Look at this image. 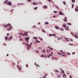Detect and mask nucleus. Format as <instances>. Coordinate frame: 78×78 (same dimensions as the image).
Returning <instances> with one entry per match:
<instances>
[{
    "label": "nucleus",
    "mask_w": 78,
    "mask_h": 78,
    "mask_svg": "<svg viewBox=\"0 0 78 78\" xmlns=\"http://www.w3.org/2000/svg\"><path fill=\"white\" fill-rule=\"evenodd\" d=\"M63 25L64 28H66V27H67L66 26V23H63Z\"/></svg>",
    "instance_id": "nucleus-9"
},
{
    "label": "nucleus",
    "mask_w": 78,
    "mask_h": 78,
    "mask_svg": "<svg viewBox=\"0 0 78 78\" xmlns=\"http://www.w3.org/2000/svg\"><path fill=\"white\" fill-rule=\"evenodd\" d=\"M22 35L23 36H25V34H22Z\"/></svg>",
    "instance_id": "nucleus-45"
},
{
    "label": "nucleus",
    "mask_w": 78,
    "mask_h": 78,
    "mask_svg": "<svg viewBox=\"0 0 78 78\" xmlns=\"http://www.w3.org/2000/svg\"><path fill=\"white\" fill-rule=\"evenodd\" d=\"M3 45H5V46H6V44H4Z\"/></svg>",
    "instance_id": "nucleus-57"
},
{
    "label": "nucleus",
    "mask_w": 78,
    "mask_h": 78,
    "mask_svg": "<svg viewBox=\"0 0 78 78\" xmlns=\"http://www.w3.org/2000/svg\"><path fill=\"white\" fill-rule=\"evenodd\" d=\"M37 9V7H35V8L34 9V10H36V9Z\"/></svg>",
    "instance_id": "nucleus-28"
},
{
    "label": "nucleus",
    "mask_w": 78,
    "mask_h": 78,
    "mask_svg": "<svg viewBox=\"0 0 78 78\" xmlns=\"http://www.w3.org/2000/svg\"><path fill=\"white\" fill-rule=\"evenodd\" d=\"M72 2H73V3H75V0H71Z\"/></svg>",
    "instance_id": "nucleus-23"
},
{
    "label": "nucleus",
    "mask_w": 78,
    "mask_h": 78,
    "mask_svg": "<svg viewBox=\"0 0 78 78\" xmlns=\"http://www.w3.org/2000/svg\"><path fill=\"white\" fill-rule=\"evenodd\" d=\"M74 36H75L76 38V39H78V36H77L76 35H75Z\"/></svg>",
    "instance_id": "nucleus-16"
},
{
    "label": "nucleus",
    "mask_w": 78,
    "mask_h": 78,
    "mask_svg": "<svg viewBox=\"0 0 78 78\" xmlns=\"http://www.w3.org/2000/svg\"><path fill=\"white\" fill-rule=\"evenodd\" d=\"M67 25H71V23H67Z\"/></svg>",
    "instance_id": "nucleus-25"
},
{
    "label": "nucleus",
    "mask_w": 78,
    "mask_h": 78,
    "mask_svg": "<svg viewBox=\"0 0 78 78\" xmlns=\"http://www.w3.org/2000/svg\"><path fill=\"white\" fill-rule=\"evenodd\" d=\"M52 36H56V34H53V35H52Z\"/></svg>",
    "instance_id": "nucleus-42"
},
{
    "label": "nucleus",
    "mask_w": 78,
    "mask_h": 78,
    "mask_svg": "<svg viewBox=\"0 0 78 78\" xmlns=\"http://www.w3.org/2000/svg\"><path fill=\"white\" fill-rule=\"evenodd\" d=\"M54 13H56V12H57L55 11L54 12Z\"/></svg>",
    "instance_id": "nucleus-40"
},
{
    "label": "nucleus",
    "mask_w": 78,
    "mask_h": 78,
    "mask_svg": "<svg viewBox=\"0 0 78 78\" xmlns=\"http://www.w3.org/2000/svg\"><path fill=\"white\" fill-rule=\"evenodd\" d=\"M60 30H62V31H64V29H60Z\"/></svg>",
    "instance_id": "nucleus-44"
},
{
    "label": "nucleus",
    "mask_w": 78,
    "mask_h": 78,
    "mask_svg": "<svg viewBox=\"0 0 78 78\" xmlns=\"http://www.w3.org/2000/svg\"><path fill=\"white\" fill-rule=\"evenodd\" d=\"M69 77L70 78H72V76L71 75L69 76Z\"/></svg>",
    "instance_id": "nucleus-48"
},
{
    "label": "nucleus",
    "mask_w": 78,
    "mask_h": 78,
    "mask_svg": "<svg viewBox=\"0 0 78 78\" xmlns=\"http://www.w3.org/2000/svg\"><path fill=\"white\" fill-rule=\"evenodd\" d=\"M41 57H47L46 55L44 56V55H42L41 56Z\"/></svg>",
    "instance_id": "nucleus-11"
},
{
    "label": "nucleus",
    "mask_w": 78,
    "mask_h": 78,
    "mask_svg": "<svg viewBox=\"0 0 78 78\" xmlns=\"http://www.w3.org/2000/svg\"><path fill=\"white\" fill-rule=\"evenodd\" d=\"M47 1H48V2H50V1H51V0H47Z\"/></svg>",
    "instance_id": "nucleus-58"
},
{
    "label": "nucleus",
    "mask_w": 78,
    "mask_h": 78,
    "mask_svg": "<svg viewBox=\"0 0 78 78\" xmlns=\"http://www.w3.org/2000/svg\"><path fill=\"white\" fill-rule=\"evenodd\" d=\"M71 41H73V40L72 39H71Z\"/></svg>",
    "instance_id": "nucleus-63"
},
{
    "label": "nucleus",
    "mask_w": 78,
    "mask_h": 78,
    "mask_svg": "<svg viewBox=\"0 0 78 78\" xmlns=\"http://www.w3.org/2000/svg\"><path fill=\"white\" fill-rule=\"evenodd\" d=\"M55 28H56V29L57 30H58V29H59V28L57 26H55Z\"/></svg>",
    "instance_id": "nucleus-17"
},
{
    "label": "nucleus",
    "mask_w": 78,
    "mask_h": 78,
    "mask_svg": "<svg viewBox=\"0 0 78 78\" xmlns=\"http://www.w3.org/2000/svg\"><path fill=\"white\" fill-rule=\"evenodd\" d=\"M9 34H7V36H9Z\"/></svg>",
    "instance_id": "nucleus-49"
},
{
    "label": "nucleus",
    "mask_w": 78,
    "mask_h": 78,
    "mask_svg": "<svg viewBox=\"0 0 78 78\" xmlns=\"http://www.w3.org/2000/svg\"><path fill=\"white\" fill-rule=\"evenodd\" d=\"M47 52L48 53V52H49V51H48V49H47Z\"/></svg>",
    "instance_id": "nucleus-56"
},
{
    "label": "nucleus",
    "mask_w": 78,
    "mask_h": 78,
    "mask_svg": "<svg viewBox=\"0 0 78 78\" xmlns=\"http://www.w3.org/2000/svg\"><path fill=\"white\" fill-rule=\"evenodd\" d=\"M43 7L44 8H45V9H47V5H44L43 6Z\"/></svg>",
    "instance_id": "nucleus-10"
},
{
    "label": "nucleus",
    "mask_w": 78,
    "mask_h": 78,
    "mask_svg": "<svg viewBox=\"0 0 78 78\" xmlns=\"http://www.w3.org/2000/svg\"><path fill=\"white\" fill-rule=\"evenodd\" d=\"M20 41H23V39H20Z\"/></svg>",
    "instance_id": "nucleus-51"
},
{
    "label": "nucleus",
    "mask_w": 78,
    "mask_h": 78,
    "mask_svg": "<svg viewBox=\"0 0 78 78\" xmlns=\"http://www.w3.org/2000/svg\"><path fill=\"white\" fill-rule=\"evenodd\" d=\"M62 51H63L62 50H60V52H62Z\"/></svg>",
    "instance_id": "nucleus-55"
},
{
    "label": "nucleus",
    "mask_w": 78,
    "mask_h": 78,
    "mask_svg": "<svg viewBox=\"0 0 78 78\" xmlns=\"http://www.w3.org/2000/svg\"><path fill=\"white\" fill-rule=\"evenodd\" d=\"M61 77V76L60 75H58V78H60Z\"/></svg>",
    "instance_id": "nucleus-30"
},
{
    "label": "nucleus",
    "mask_w": 78,
    "mask_h": 78,
    "mask_svg": "<svg viewBox=\"0 0 78 78\" xmlns=\"http://www.w3.org/2000/svg\"><path fill=\"white\" fill-rule=\"evenodd\" d=\"M48 48H49V49H50L51 50H53V49L52 48H50V47H48Z\"/></svg>",
    "instance_id": "nucleus-14"
},
{
    "label": "nucleus",
    "mask_w": 78,
    "mask_h": 78,
    "mask_svg": "<svg viewBox=\"0 0 78 78\" xmlns=\"http://www.w3.org/2000/svg\"><path fill=\"white\" fill-rule=\"evenodd\" d=\"M31 46V45H30V44H28V46H27V49H28V50H29V49H30V47Z\"/></svg>",
    "instance_id": "nucleus-3"
},
{
    "label": "nucleus",
    "mask_w": 78,
    "mask_h": 78,
    "mask_svg": "<svg viewBox=\"0 0 78 78\" xmlns=\"http://www.w3.org/2000/svg\"><path fill=\"white\" fill-rule=\"evenodd\" d=\"M9 26H11V25L10 24H8L7 25H4V27H9Z\"/></svg>",
    "instance_id": "nucleus-1"
},
{
    "label": "nucleus",
    "mask_w": 78,
    "mask_h": 78,
    "mask_svg": "<svg viewBox=\"0 0 78 78\" xmlns=\"http://www.w3.org/2000/svg\"><path fill=\"white\" fill-rule=\"evenodd\" d=\"M75 11H76V12H78V9L76 8L75 9Z\"/></svg>",
    "instance_id": "nucleus-19"
},
{
    "label": "nucleus",
    "mask_w": 78,
    "mask_h": 78,
    "mask_svg": "<svg viewBox=\"0 0 78 78\" xmlns=\"http://www.w3.org/2000/svg\"><path fill=\"white\" fill-rule=\"evenodd\" d=\"M12 11H13V10H12L11 11V12H12Z\"/></svg>",
    "instance_id": "nucleus-61"
},
{
    "label": "nucleus",
    "mask_w": 78,
    "mask_h": 78,
    "mask_svg": "<svg viewBox=\"0 0 78 78\" xmlns=\"http://www.w3.org/2000/svg\"><path fill=\"white\" fill-rule=\"evenodd\" d=\"M26 45H27L28 46V43H26Z\"/></svg>",
    "instance_id": "nucleus-35"
},
{
    "label": "nucleus",
    "mask_w": 78,
    "mask_h": 78,
    "mask_svg": "<svg viewBox=\"0 0 78 78\" xmlns=\"http://www.w3.org/2000/svg\"><path fill=\"white\" fill-rule=\"evenodd\" d=\"M55 72H59L58 71V70H56L55 71Z\"/></svg>",
    "instance_id": "nucleus-26"
},
{
    "label": "nucleus",
    "mask_w": 78,
    "mask_h": 78,
    "mask_svg": "<svg viewBox=\"0 0 78 78\" xmlns=\"http://www.w3.org/2000/svg\"><path fill=\"white\" fill-rule=\"evenodd\" d=\"M5 40L6 41H7V40H8V37H7L6 36H5Z\"/></svg>",
    "instance_id": "nucleus-12"
},
{
    "label": "nucleus",
    "mask_w": 78,
    "mask_h": 78,
    "mask_svg": "<svg viewBox=\"0 0 78 78\" xmlns=\"http://www.w3.org/2000/svg\"><path fill=\"white\" fill-rule=\"evenodd\" d=\"M72 8H73V7L74 6V4L73 5V4H72Z\"/></svg>",
    "instance_id": "nucleus-22"
},
{
    "label": "nucleus",
    "mask_w": 78,
    "mask_h": 78,
    "mask_svg": "<svg viewBox=\"0 0 78 78\" xmlns=\"http://www.w3.org/2000/svg\"><path fill=\"white\" fill-rule=\"evenodd\" d=\"M65 39H66V41H69V40H68L69 38H65Z\"/></svg>",
    "instance_id": "nucleus-15"
},
{
    "label": "nucleus",
    "mask_w": 78,
    "mask_h": 78,
    "mask_svg": "<svg viewBox=\"0 0 78 78\" xmlns=\"http://www.w3.org/2000/svg\"><path fill=\"white\" fill-rule=\"evenodd\" d=\"M12 65H13V66H15V63H12Z\"/></svg>",
    "instance_id": "nucleus-39"
},
{
    "label": "nucleus",
    "mask_w": 78,
    "mask_h": 78,
    "mask_svg": "<svg viewBox=\"0 0 78 78\" xmlns=\"http://www.w3.org/2000/svg\"><path fill=\"white\" fill-rule=\"evenodd\" d=\"M43 78H46V77L45 76H44Z\"/></svg>",
    "instance_id": "nucleus-54"
},
{
    "label": "nucleus",
    "mask_w": 78,
    "mask_h": 78,
    "mask_svg": "<svg viewBox=\"0 0 78 78\" xmlns=\"http://www.w3.org/2000/svg\"><path fill=\"white\" fill-rule=\"evenodd\" d=\"M49 57H50V56L48 55V58H49Z\"/></svg>",
    "instance_id": "nucleus-62"
},
{
    "label": "nucleus",
    "mask_w": 78,
    "mask_h": 78,
    "mask_svg": "<svg viewBox=\"0 0 78 78\" xmlns=\"http://www.w3.org/2000/svg\"><path fill=\"white\" fill-rule=\"evenodd\" d=\"M27 39H28V40H29V39H30V37H27Z\"/></svg>",
    "instance_id": "nucleus-38"
},
{
    "label": "nucleus",
    "mask_w": 78,
    "mask_h": 78,
    "mask_svg": "<svg viewBox=\"0 0 78 78\" xmlns=\"http://www.w3.org/2000/svg\"><path fill=\"white\" fill-rule=\"evenodd\" d=\"M42 31H43V32H44V33H45V30H42Z\"/></svg>",
    "instance_id": "nucleus-41"
},
{
    "label": "nucleus",
    "mask_w": 78,
    "mask_h": 78,
    "mask_svg": "<svg viewBox=\"0 0 78 78\" xmlns=\"http://www.w3.org/2000/svg\"><path fill=\"white\" fill-rule=\"evenodd\" d=\"M45 24H46V25H48V23L47 22H46L45 23Z\"/></svg>",
    "instance_id": "nucleus-24"
},
{
    "label": "nucleus",
    "mask_w": 78,
    "mask_h": 78,
    "mask_svg": "<svg viewBox=\"0 0 78 78\" xmlns=\"http://www.w3.org/2000/svg\"><path fill=\"white\" fill-rule=\"evenodd\" d=\"M22 44H23V45H25V42L23 43H22Z\"/></svg>",
    "instance_id": "nucleus-53"
},
{
    "label": "nucleus",
    "mask_w": 78,
    "mask_h": 78,
    "mask_svg": "<svg viewBox=\"0 0 78 78\" xmlns=\"http://www.w3.org/2000/svg\"><path fill=\"white\" fill-rule=\"evenodd\" d=\"M65 30H69V27L68 26H66V27H65Z\"/></svg>",
    "instance_id": "nucleus-8"
},
{
    "label": "nucleus",
    "mask_w": 78,
    "mask_h": 78,
    "mask_svg": "<svg viewBox=\"0 0 78 78\" xmlns=\"http://www.w3.org/2000/svg\"><path fill=\"white\" fill-rule=\"evenodd\" d=\"M62 73H64V71L63 70L62 71Z\"/></svg>",
    "instance_id": "nucleus-43"
},
{
    "label": "nucleus",
    "mask_w": 78,
    "mask_h": 78,
    "mask_svg": "<svg viewBox=\"0 0 78 78\" xmlns=\"http://www.w3.org/2000/svg\"><path fill=\"white\" fill-rule=\"evenodd\" d=\"M27 1L29 2H31V0H27Z\"/></svg>",
    "instance_id": "nucleus-46"
},
{
    "label": "nucleus",
    "mask_w": 78,
    "mask_h": 78,
    "mask_svg": "<svg viewBox=\"0 0 78 78\" xmlns=\"http://www.w3.org/2000/svg\"><path fill=\"white\" fill-rule=\"evenodd\" d=\"M17 66L19 68V70H21V67H19V65H17Z\"/></svg>",
    "instance_id": "nucleus-7"
},
{
    "label": "nucleus",
    "mask_w": 78,
    "mask_h": 78,
    "mask_svg": "<svg viewBox=\"0 0 78 78\" xmlns=\"http://www.w3.org/2000/svg\"><path fill=\"white\" fill-rule=\"evenodd\" d=\"M36 53H39V51H37Z\"/></svg>",
    "instance_id": "nucleus-64"
},
{
    "label": "nucleus",
    "mask_w": 78,
    "mask_h": 78,
    "mask_svg": "<svg viewBox=\"0 0 78 78\" xmlns=\"http://www.w3.org/2000/svg\"><path fill=\"white\" fill-rule=\"evenodd\" d=\"M62 15H64V13L62 12Z\"/></svg>",
    "instance_id": "nucleus-52"
},
{
    "label": "nucleus",
    "mask_w": 78,
    "mask_h": 78,
    "mask_svg": "<svg viewBox=\"0 0 78 78\" xmlns=\"http://www.w3.org/2000/svg\"><path fill=\"white\" fill-rule=\"evenodd\" d=\"M65 21V22H67V18L66 17H65V19H63Z\"/></svg>",
    "instance_id": "nucleus-6"
},
{
    "label": "nucleus",
    "mask_w": 78,
    "mask_h": 78,
    "mask_svg": "<svg viewBox=\"0 0 78 78\" xmlns=\"http://www.w3.org/2000/svg\"><path fill=\"white\" fill-rule=\"evenodd\" d=\"M12 28V26L9 27V28Z\"/></svg>",
    "instance_id": "nucleus-59"
},
{
    "label": "nucleus",
    "mask_w": 78,
    "mask_h": 78,
    "mask_svg": "<svg viewBox=\"0 0 78 78\" xmlns=\"http://www.w3.org/2000/svg\"><path fill=\"white\" fill-rule=\"evenodd\" d=\"M26 66L27 67H28V64H27L26 65Z\"/></svg>",
    "instance_id": "nucleus-36"
},
{
    "label": "nucleus",
    "mask_w": 78,
    "mask_h": 78,
    "mask_svg": "<svg viewBox=\"0 0 78 78\" xmlns=\"http://www.w3.org/2000/svg\"><path fill=\"white\" fill-rule=\"evenodd\" d=\"M25 34L26 36H28V34H25Z\"/></svg>",
    "instance_id": "nucleus-50"
},
{
    "label": "nucleus",
    "mask_w": 78,
    "mask_h": 78,
    "mask_svg": "<svg viewBox=\"0 0 78 78\" xmlns=\"http://www.w3.org/2000/svg\"><path fill=\"white\" fill-rule=\"evenodd\" d=\"M25 39L26 40V41H27V42H28V39H27V37H26L25 38Z\"/></svg>",
    "instance_id": "nucleus-13"
},
{
    "label": "nucleus",
    "mask_w": 78,
    "mask_h": 78,
    "mask_svg": "<svg viewBox=\"0 0 78 78\" xmlns=\"http://www.w3.org/2000/svg\"><path fill=\"white\" fill-rule=\"evenodd\" d=\"M59 15H61L62 14V12H59Z\"/></svg>",
    "instance_id": "nucleus-21"
},
{
    "label": "nucleus",
    "mask_w": 78,
    "mask_h": 78,
    "mask_svg": "<svg viewBox=\"0 0 78 78\" xmlns=\"http://www.w3.org/2000/svg\"><path fill=\"white\" fill-rule=\"evenodd\" d=\"M7 30H8L9 31V30H11L10 29L8 28L7 29Z\"/></svg>",
    "instance_id": "nucleus-37"
},
{
    "label": "nucleus",
    "mask_w": 78,
    "mask_h": 78,
    "mask_svg": "<svg viewBox=\"0 0 78 78\" xmlns=\"http://www.w3.org/2000/svg\"><path fill=\"white\" fill-rule=\"evenodd\" d=\"M34 38L35 39H36V40H37V38L36 37H34Z\"/></svg>",
    "instance_id": "nucleus-20"
},
{
    "label": "nucleus",
    "mask_w": 78,
    "mask_h": 78,
    "mask_svg": "<svg viewBox=\"0 0 78 78\" xmlns=\"http://www.w3.org/2000/svg\"><path fill=\"white\" fill-rule=\"evenodd\" d=\"M63 3L64 5H66V2H63Z\"/></svg>",
    "instance_id": "nucleus-18"
},
{
    "label": "nucleus",
    "mask_w": 78,
    "mask_h": 78,
    "mask_svg": "<svg viewBox=\"0 0 78 78\" xmlns=\"http://www.w3.org/2000/svg\"><path fill=\"white\" fill-rule=\"evenodd\" d=\"M45 52V49H43V51H42L43 53H44Z\"/></svg>",
    "instance_id": "nucleus-32"
},
{
    "label": "nucleus",
    "mask_w": 78,
    "mask_h": 78,
    "mask_svg": "<svg viewBox=\"0 0 78 78\" xmlns=\"http://www.w3.org/2000/svg\"><path fill=\"white\" fill-rule=\"evenodd\" d=\"M66 56V55L65 54H63L62 55V56Z\"/></svg>",
    "instance_id": "nucleus-34"
},
{
    "label": "nucleus",
    "mask_w": 78,
    "mask_h": 78,
    "mask_svg": "<svg viewBox=\"0 0 78 78\" xmlns=\"http://www.w3.org/2000/svg\"><path fill=\"white\" fill-rule=\"evenodd\" d=\"M19 34H20V35H22V34L21 33H19Z\"/></svg>",
    "instance_id": "nucleus-47"
},
{
    "label": "nucleus",
    "mask_w": 78,
    "mask_h": 78,
    "mask_svg": "<svg viewBox=\"0 0 78 78\" xmlns=\"http://www.w3.org/2000/svg\"><path fill=\"white\" fill-rule=\"evenodd\" d=\"M58 55H62V54L60 53L59 52L58 53Z\"/></svg>",
    "instance_id": "nucleus-27"
},
{
    "label": "nucleus",
    "mask_w": 78,
    "mask_h": 78,
    "mask_svg": "<svg viewBox=\"0 0 78 78\" xmlns=\"http://www.w3.org/2000/svg\"><path fill=\"white\" fill-rule=\"evenodd\" d=\"M36 42H38L39 43H40V41H39L38 40H36Z\"/></svg>",
    "instance_id": "nucleus-29"
},
{
    "label": "nucleus",
    "mask_w": 78,
    "mask_h": 78,
    "mask_svg": "<svg viewBox=\"0 0 78 78\" xmlns=\"http://www.w3.org/2000/svg\"><path fill=\"white\" fill-rule=\"evenodd\" d=\"M53 36V34H50L49 35V36Z\"/></svg>",
    "instance_id": "nucleus-31"
},
{
    "label": "nucleus",
    "mask_w": 78,
    "mask_h": 78,
    "mask_svg": "<svg viewBox=\"0 0 78 78\" xmlns=\"http://www.w3.org/2000/svg\"><path fill=\"white\" fill-rule=\"evenodd\" d=\"M12 38V36H10L9 38V39L8 41H11V39Z\"/></svg>",
    "instance_id": "nucleus-5"
},
{
    "label": "nucleus",
    "mask_w": 78,
    "mask_h": 78,
    "mask_svg": "<svg viewBox=\"0 0 78 78\" xmlns=\"http://www.w3.org/2000/svg\"><path fill=\"white\" fill-rule=\"evenodd\" d=\"M32 4L34 5H37L38 4V3L36 2H33L32 3Z\"/></svg>",
    "instance_id": "nucleus-4"
},
{
    "label": "nucleus",
    "mask_w": 78,
    "mask_h": 78,
    "mask_svg": "<svg viewBox=\"0 0 78 78\" xmlns=\"http://www.w3.org/2000/svg\"><path fill=\"white\" fill-rule=\"evenodd\" d=\"M71 34H72V36H74V35H73V33H71Z\"/></svg>",
    "instance_id": "nucleus-33"
},
{
    "label": "nucleus",
    "mask_w": 78,
    "mask_h": 78,
    "mask_svg": "<svg viewBox=\"0 0 78 78\" xmlns=\"http://www.w3.org/2000/svg\"><path fill=\"white\" fill-rule=\"evenodd\" d=\"M8 5H9V6H12L11 5V2H9L8 3H7Z\"/></svg>",
    "instance_id": "nucleus-2"
},
{
    "label": "nucleus",
    "mask_w": 78,
    "mask_h": 78,
    "mask_svg": "<svg viewBox=\"0 0 78 78\" xmlns=\"http://www.w3.org/2000/svg\"><path fill=\"white\" fill-rule=\"evenodd\" d=\"M49 56H52V55H51V54H49Z\"/></svg>",
    "instance_id": "nucleus-60"
}]
</instances>
